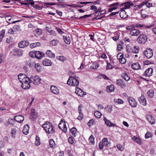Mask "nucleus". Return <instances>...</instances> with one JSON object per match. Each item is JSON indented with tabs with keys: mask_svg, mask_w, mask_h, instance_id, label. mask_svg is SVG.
<instances>
[{
	"mask_svg": "<svg viewBox=\"0 0 156 156\" xmlns=\"http://www.w3.org/2000/svg\"><path fill=\"white\" fill-rule=\"evenodd\" d=\"M42 63L43 65L46 66H50L52 65V63L49 59L44 58L42 61Z\"/></svg>",
	"mask_w": 156,
	"mask_h": 156,
	"instance_id": "obj_18",
	"label": "nucleus"
},
{
	"mask_svg": "<svg viewBox=\"0 0 156 156\" xmlns=\"http://www.w3.org/2000/svg\"><path fill=\"white\" fill-rule=\"evenodd\" d=\"M56 4L55 3V2H50V3H44L43 5V8H51V5H54ZM43 7V6H42Z\"/></svg>",
	"mask_w": 156,
	"mask_h": 156,
	"instance_id": "obj_33",
	"label": "nucleus"
},
{
	"mask_svg": "<svg viewBox=\"0 0 156 156\" xmlns=\"http://www.w3.org/2000/svg\"><path fill=\"white\" fill-rule=\"evenodd\" d=\"M56 59L61 62H64L66 60V58L62 56H57Z\"/></svg>",
	"mask_w": 156,
	"mask_h": 156,
	"instance_id": "obj_48",
	"label": "nucleus"
},
{
	"mask_svg": "<svg viewBox=\"0 0 156 156\" xmlns=\"http://www.w3.org/2000/svg\"><path fill=\"white\" fill-rule=\"evenodd\" d=\"M79 114V115L77 117V119L80 120H81L83 119V115L82 113H80Z\"/></svg>",
	"mask_w": 156,
	"mask_h": 156,
	"instance_id": "obj_61",
	"label": "nucleus"
},
{
	"mask_svg": "<svg viewBox=\"0 0 156 156\" xmlns=\"http://www.w3.org/2000/svg\"><path fill=\"white\" fill-rule=\"evenodd\" d=\"M104 121L105 124L108 126L114 127L116 126L115 124L113 123H111L110 121L108 120L106 118H104Z\"/></svg>",
	"mask_w": 156,
	"mask_h": 156,
	"instance_id": "obj_26",
	"label": "nucleus"
},
{
	"mask_svg": "<svg viewBox=\"0 0 156 156\" xmlns=\"http://www.w3.org/2000/svg\"><path fill=\"white\" fill-rule=\"evenodd\" d=\"M14 119L17 122L21 123L24 120V117L21 115L15 116L14 117Z\"/></svg>",
	"mask_w": 156,
	"mask_h": 156,
	"instance_id": "obj_14",
	"label": "nucleus"
},
{
	"mask_svg": "<svg viewBox=\"0 0 156 156\" xmlns=\"http://www.w3.org/2000/svg\"><path fill=\"white\" fill-rule=\"evenodd\" d=\"M67 84L70 86L78 87L79 84V80L76 78L70 76L67 81Z\"/></svg>",
	"mask_w": 156,
	"mask_h": 156,
	"instance_id": "obj_2",
	"label": "nucleus"
},
{
	"mask_svg": "<svg viewBox=\"0 0 156 156\" xmlns=\"http://www.w3.org/2000/svg\"><path fill=\"white\" fill-rule=\"evenodd\" d=\"M144 53L145 56L148 58H151L153 55L152 50L150 48H147Z\"/></svg>",
	"mask_w": 156,
	"mask_h": 156,
	"instance_id": "obj_9",
	"label": "nucleus"
},
{
	"mask_svg": "<svg viewBox=\"0 0 156 156\" xmlns=\"http://www.w3.org/2000/svg\"><path fill=\"white\" fill-rule=\"evenodd\" d=\"M41 43L39 42H37L35 43H33L30 44V46L31 48H33L38 46H41Z\"/></svg>",
	"mask_w": 156,
	"mask_h": 156,
	"instance_id": "obj_37",
	"label": "nucleus"
},
{
	"mask_svg": "<svg viewBox=\"0 0 156 156\" xmlns=\"http://www.w3.org/2000/svg\"><path fill=\"white\" fill-rule=\"evenodd\" d=\"M12 53L14 56L20 57L23 55V51L20 49L15 48L12 50Z\"/></svg>",
	"mask_w": 156,
	"mask_h": 156,
	"instance_id": "obj_7",
	"label": "nucleus"
},
{
	"mask_svg": "<svg viewBox=\"0 0 156 156\" xmlns=\"http://www.w3.org/2000/svg\"><path fill=\"white\" fill-rule=\"evenodd\" d=\"M140 103L143 106H145L147 105V101L145 98L144 95H142L139 97L138 99Z\"/></svg>",
	"mask_w": 156,
	"mask_h": 156,
	"instance_id": "obj_12",
	"label": "nucleus"
},
{
	"mask_svg": "<svg viewBox=\"0 0 156 156\" xmlns=\"http://www.w3.org/2000/svg\"><path fill=\"white\" fill-rule=\"evenodd\" d=\"M127 100L131 107H135L136 106L137 103L134 98L131 97H129L127 98Z\"/></svg>",
	"mask_w": 156,
	"mask_h": 156,
	"instance_id": "obj_10",
	"label": "nucleus"
},
{
	"mask_svg": "<svg viewBox=\"0 0 156 156\" xmlns=\"http://www.w3.org/2000/svg\"><path fill=\"white\" fill-rule=\"evenodd\" d=\"M34 32L36 33V34L37 36H40L41 35L42 33V30L39 28L36 29L35 30Z\"/></svg>",
	"mask_w": 156,
	"mask_h": 156,
	"instance_id": "obj_45",
	"label": "nucleus"
},
{
	"mask_svg": "<svg viewBox=\"0 0 156 156\" xmlns=\"http://www.w3.org/2000/svg\"><path fill=\"white\" fill-rule=\"evenodd\" d=\"M154 92L152 90H150L147 92V94L148 97L152 98L154 96Z\"/></svg>",
	"mask_w": 156,
	"mask_h": 156,
	"instance_id": "obj_39",
	"label": "nucleus"
},
{
	"mask_svg": "<svg viewBox=\"0 0 156 156\" xmlns=\"http://www.w3.org/2000/svg\"><path fill=\"white\" fill-rule=\"evenodd\" d=\"M20 26L19 25H15L13 27L14 30H20Z\"/></svg>",
	"mask_w": 156,
	"mask_h": 156,
	"instance_id": "obj_63",
	"label": "nucleus"
},
{
	"mask_svg": "<svg viewBox=\"0 0 156 156\" xmlns=\"http://www.w3.org/2000/svg\"><path fill=\"white\" fill-rule=\"evenodd\" d=\"M131 50L132 52L135 54H137L139 52V47L138 46L135 45L131 48Z\"/></svg>",
	"mask_w": 156,
	"mask_h": 156,
	"instance_id": "obj_30",
	"label": "nucleus"
},
{
	"mask_svg": "<svg viewBox=\"0 0 156 156\" xmlns=\"http://www.w3.org/2000/svg\"><path fill=\"white\" fill-rule=\"evenodd\" d=\"M29 43L28 41H23L19 43V46L20 48H24L29 45Z\"/></svg>",
	"mask_w": 156,
	"mask_h": 156,
	"instance_id": "obj_15",
	"label": "nucleus"
},
{
	"mask_svg": "<svg viewBox=\"0 0 156 156\" xmlns=\"http://www.w3.org/2000/svg\"><path fill=\"white\" fill-rule=\"evenodd\" d=\"M31 83L30 78L29 77L24 79V81L21 82L22 88L24 89H28L30 88L31 85L30 83Z\"/></svg>",
	"mask_w": 156,
	"mask_h": 156,
	"instance_id": "obj_3",
	"label": "nucleus"
},
{
	"mask_svg": "<svg viewBox=\"0 0 156 156\" xmlns=\"http://www.w3.org/2000/svg\"><path fill=\"white\" fill-rule=\"evenodd\" d=\"M14 119L12 118H9L8 119V122L9 124L13 125L15 123Z\"/></svg>",
	"mask_w": 156,
	"mask_h": 156,
	"instance_id": "obj_53",
	"label": "nucleus"
},
{
	"mask_svg": "<svg viewBox=\"0 0 156 156\" xmlns=\"http://www.w3.org/2000/svg\"><path fill=\"white\" fill-rule=\"evenodd\" d=\"M89 140L91 143L93 144L94 142V138L93 135H91L89 137Z\"/></svg>",
	"mask_w": 156,
	"mask_h": 156,
	"instance_id": "obj_54",
	"label": "nucleus"
},
{
	"mask_svg": "<svg viewBox=\"0 0 156 156\" xmlns=\"http://www.w3.org/2000/svg\"><path fill=\"white\" fill-rule=\"evenodd\" d=\"M114 90V87L112 85L108 86L107 87V90L109 92H112Z\"/></svg>",
	"mask_w": 156,
	"mask_h": 156,
	"instance_id": "obj_41",
	"label": "nucleus"
},
{
	"mask_svg": "<svg viewBox=\"0 0 156 156\" xmlns=\"http://www.w3.org/2000/svg\"><path fill=\"white\" fill-rule=\"evenodd\" d=\"M58 127L64 132L66 133L67 132V128L66 124V122L63 120H61L58 124Z\"/></svg>",
	"mask_w": 156,
	"mask_h": 156,
	"instance_id": "obj_8",
	"label": "nucleus"
},
{
	"mask_svg": "<svg viewBox=\"0 0 156 156\" xmlns=\"http://www.w3.org/2000/svg\"><path fill=\"white\" fill-rule=\"evenodd\" d=\"M34 66L35 68L38 72H40L41 71V66L40 65V64H35Z\"/></svg>",
	"mask_w": 156,
	"mask_h": 156,
	"instance_id": "obj_43",
	"label": "nucleus"
},
{
	"mask_svg": "<svg viewBox=\"0 0 156 156\" xmlns=\"http://www.w3.org/2000/svg\"><path fill=\"white\" fill-rule=\"evenodd\" d=\"M147 41V36L145 34L140 35L137 38V41L140 44H144Z\"/></svg>",
	"mask_w": 156,
	"mask_h": 156,
	"instance_id": "obj_6",
	"label": "nucleus"
},
{
	"mask_svg": "<svg viewBox=\"0 0 156 156\" xmlns=\"http://www.w3.org/2000/svg\"><path fill=\"white\" fill-rule=\"evenodd\" d=\"M31 83H32L34 85H37L41 83V80L40 77L37 75L32 76L30 78Z\"/></svg>",
	"mask_w": 156,
	"mask_h": 156,
	"instance_id": "obj_5",
	"label": "nucleus"
},
{
	"mask_svg": "<svg viewBox=\"0 0 156 156\" xmlns=\"http://www.w3.org/2000/svg\"><path fill=\"white\" fill-rule=\"evenodd\" d=\"M27 63L30 67H32L35 65V62L33 60V58H29L27 61Z\"/></svg>",
	"mask_w": 156,
	"mask_h": 156,
	"instance_id": "obj_29",
	"label": "nucleus"
},
{
	"mask_svg": "<svg viewBox=\"0 0 156 156\" xmlns=\"http://www.w3.org/2000/svg\"><path fill=\"white\" fill-rule=\"evenodd\" d=\"M152 136V133H151L147 132L145 134V137L146 138H148Z\"/></svg>",
	"mask_w": 156,
	"mask_h": 156,
	"instance_id": "obj_57",
	"label": "nucleus"
},
{
	"mask_svg": "<svg viewBox=\"0 0 156 156\" xmlns=\"http://www.w3.org/2000/svg\"><path fill=\"white\" fill-rule=\"evenodd\" d=\"M74 138L73 137L70 136L68 138L69 143L71 144H73L74 142Z\"/></svg>",
	"mask_w": 156,
	"mask_h": 156,
	"instance_id": "obj_60",
	"label": "nucleus"
},
{
	"mask_svg": "<svg viewBox=\"0 0 156 156\" xmlns=\"http://www.w3.org/2000/svg\"><path fill=\"white\" fill-rule=\"evenodd\" d=\"M119 61L121 64H124L126 62V58L123 57V55H121L119 58Z\"/></svg>",
	"mask_w": 156,
	"mask_h": 156,
	"instance_id": "obj_36",
	"label": "nucleus"
},
{
	"mask_svg": "<svg viewBox=\"0 0 156 156\" xmlns=\"http://www.w3.org/2000/svg\"><path fill=\"white\" fill-rule=\"evenodd\" d=\"M132 139L135 142L139 144L140 145H141L143 144V142L142 141L141 139L136 136H133L132 137Z\"/></svg>",
	"mask_w": 156,
	"mask_h": 156,
	"instance_id": "obj_28",
	"label": "nucleus"
},
{
	"mask_svg": "<svg viewBox=\"0 0 156 156\" xmlns=\"http://www.w3.org/2000/svg\"><path fill=\"white\" fill-rule=\"evenodd\" d=\"M49 145L51 147H52L55 145V143L53 139H50L49 140Z\"/></svg>",
	"mask_w": 156,
	"mask_h": 156,
	"instance_id": "obj_55",
	"label": "nucleus"
},
{
	"mask_svg": "<svg viewBox=\"0 0 156 156\" xmlns=\"http://www.w3.org/2000/svg\"><path fill=\"white\" fill-rule=\"evenodd\" d=\"M132 68L134 70H138L140 69L141 67L138 62H136L133 64L131 66Z\"/></svg>",
	"mask_w": 156,
	"mask_h": 156,
	"instance_id": "obj_31",
	"label": "nucleus"
},
{
	"mask_svg": "<svg viewBox=\"0 0 156 156\" xmlns=\"http://www.w3.org/2000/svg\"><path fill=\"white\" fill-rule=\"evenodd\" d=\"M45 54L47 56L50 58H54L55 57V54L52 53L50 50H47Z\"/></svg>",
	"mask_w": 156,
	"mask_h": 156,
	"instance_id": "obj_25",
	"label": "nucleus"
},
{
	"mask_svg": "<svg viewBox=\"0 0 156 156\" xmlns=\"http://www.w3.org/2000/svg\"><path fill=\"white\" fill-rule=\"evenodd\" d=\"M121 76L126 81H128L130 80V77L126 73H122Z\"/></svg>",
	"mask_w": 156,
	"mask_h": 156,
	"instance_id": "obj_46",
	"label": "nucleus"
},
{
	"mask_svg": "<svg viewBox=\"0 0 156 156\" xmlns=\"http://www.w3.org/2000/svg\"><path fill=\"white\" fill-rule=\"evenodd\" d=\"M153 72V69L151 68H149L145 71L144 75L147 76H150L152 75Z\"/></svg>",
	"mask_w": 156,
	"mask_h": 156,
	"instance_id": "obj_19",
	"label": "nucleus"
},
{
	"mask_svg": "<svg viewBox=\"0 0 156 156\" xmlns=\"http://www.w3.org/2000/svg\"><path fill=\"white\" fill-rule=\"evenodd\" d=\"M75 93L79 96L83 97V95L86 94V93L85 92H84L80 88L76 87L75 88Z\"/></svg>",
	"mask_w": 156,
	"mask_h": 156,
	"instance_id": "obj_13",
	"label": "nucleus"
},
{
	"mask_svg": "<svg viewBox=\"0 0 156 156\" xmlns=\"http://www.w3.org/2000/svg\"><path fill=\"white\" fill-rule=\"evenodd\" d=\"M112 106L111 105H108L105 108V110L108 113H110L112 111Z\"/></svg>",
	"mask_w": 156,
	"mask_h": 156,
	"instance_id": "obj_40",
	"label": "nucleus"
},
{
	"mask_svg": "<svg viewBox=\"0 0 156 156\" xmlns=\"http://www.w3.org/2000/svg\"><path fill=\"white\" fill-rule=\"evenodd\" d=\"M107 65L106 67V69L107 70H109L112 69L113 68V66L112 65V64L109 62H108V61H106Z\"/></svg>",
	"mask_w": 156,
	"mask_h": 156,
	"instance_id": "obj_49",
	"label": "nucleus"
},
{
	"mask_svg": "<svg viewBox=\"0 0 156 156\" xmlns=\"http://www.w3.org/2000/svg\"><path fill=\"white\" fill-rule=\"evenodd\" d=\"M99 66L98 64L96 62H94L91 66V68L93 69H96Z\"/></svg>",
	"mask_w": 156,
	"mask_h": 156,
	"instance_id": "obj_50",
	"label": "nucleus"
},
{
	"mask_svg": "<svg viewBox=\"0 0 156 156\" xmlns=\"http://www.w3.org/2000/svg\"><path fill=\"white\" fill-rule=\"evenodd\" d=\"M37 116V113H36L35 110L34 109H32L31 110V113L30 115V118L33 120H35L36 119Z\"/></svg>",
	"mask_w": 156,
	"mask_h": 156,
	"instance_id": "obj_22",
	"label": "nucleus"
},
{
	"mask_svg": "<svg viewBox=\"0 0 156 156\" xmlns=\"http://www.w3.org/2000/svg\"><path fill=\"white\" fill-rule=\"evenodd\" d=\"M28 77L25 74H23L20 73L18 75L19 80L21 83L23 82L24 79L26 80Z\"/></svg>",
	"mask_w": 156,
	"mask_h": 156,
	"instance_id": "obj_23",
	"label": "nucleus"
},
{
	"mask_svg": "<svg viewBox=\"0 0 156 156\" xmlns=\"http://www.w3.org/2000/svg\"><path fill=\"white\" fill-rule=\"evenodd\" d=\"M114 101L115 103H117L118 104H121L123 103V101L120 98L118 99H116L115 98L114 99Z\"/></svg>",
	"mask_w": 156,
	"mask_h": 156,
	"instance_id": "obj_44",
	"label": "nucleus"
},
{
	"mask_svg": "<svg viewBox=\"0 0 156 156\" xmlns=\"http://www.w3.org/2000/svg\"><path fill=\"white\" fill-rule=\"evenodd\" d=\"M70 131L73 135L75 137L76 136V133L77 131V130L75 127H74L71 128L70 130Z\"/></svg>",
	"mask_w": 156,
	"mask_h": 156,
	"instance_id": "obj_42",
	"label": "nucleus"
},
{
	"mask_svg": "<svg viewBox=\"0 0 156 156\" xmlns=\"http://www.w3.org/2000/svg\"><path fill=\"white\" fill-rule=\"evenodd\" d=\"M35 51H30L29 53V55L31 57L33 58H35Z\"/></svg>",
	"mask_w": 156,
	"mask_h": 156,
	"instance_id": "obj_59",
	"label": "nucleus"
},
{
	"mask_svg": "<svg viewBox=\"0 0 156 156\" xmlns=\"http://www.w3.org/2000/svg\"><path fill=\"white\" fill-rule=\"evenodd\" d=\"M146 117L149 122L151 124H154L155 123V120L153 117L150 115H147Z\"/></svg>",
	"mask_w": 156,
	"mask_h": 156,
	"instance_id": "obj_20",
	"label": "nucleus"
},
{
	"mask_svg": "<svg viewBox=\"0 0 156 156\" xmlns=\"http://www.w3.org/2000/svg\"><path fill=\"white\" fill-rule=\"evenodd\" d=\"M35 144L37 146L40 145L41 144L40 139L39 137L38 136H36V140Z\"/></svg>",
	"mask_w": 156,
	"mask_h": 156,
	"instance_id": "obj_47",
	"label": "nucleus"
},
{
	"mask_svg": "<svg viewBox=\"0 0 156 156\" xmlns=\"http://www.w3.org/2000/svg\"><path fill=\"white\" fill-rule=\"evenodd\" d=\"M95 122V121L93 119H90L88 122V125L89 126H90L91 125H93Z\"/></svg>",
	"mask_w": 156,
	"mask_h": 156,
	"instance_id": "obj_64",
	"label": "nucleus"
},
{
	"mask_svg": "<svg viewBox=\"0 0 156 156\" xmlns=\"http://www.w3.org/2000/svg\"><path fill=\"white\" fill-rule=\"evenodd\" d=\"M121 10V11L119 13L120 17L123 19L126 18L128 16V15L127 14L126 12V11L123 9Z\"/></svg>",
	"mask_w": 156,
	"mask_h": 156,
	"instance_id": "obj_32",
	"label": "nucleus"
},
{
	"mask_svg": "<svg viewBox=\"0 0 156 156\" xmlns=\"http://www.w3.org/2000/svg\"><path fill=\"white\" fill-rule=\"evenodd\" d=\"M16 133V129L12 128L11 130V134L12 136L15 137Z\"/></svg>",
	"mask_w": 156,
	"mask_h": 156,
	"instance_id": "obj_52",
	"label": "nucleus"
},
{
	"mask_svg": "<svg viewBox=\"0 0 156 156\" xmlns=\"http://www.w3.org/2000/svg\"><path fill=\"white\" fill-rule=\"evenodd\" d=\"M116 83L121 87H125V83L122 79H119L116 80Z\"/></svg>",
	"mask_w": 156,
	"mask_h": 156,
	"instance_id": "obj_27",
	"label": "nucleus"
},
{
	"mask_svg": "<svg viewBox=\"0 0 156 156\" xmlns=\"http://www.w3.org/2000/svg\"><path fill=\"white\" fill-rule=\"evenodd\" d=\"M50 90L51 92L57 95L59 93V90L58 88L55 86H51L50 87Z\"/></svg>",
	"mask_w": 156,
	"mask_h": 156,
	"instance_id": "obj_17",
	"label": "nucleus"
},
{
	"mask_svg": "<svg viewBox=\"0 0 156 156\" xmlns=\"http://www.w3.org/2000/svg\"><path fill=\"white\" fill-rule=\"evenodd\" d=\"M94 115L96 118H101L102 114L99 111H96L94 112Z\"/></svg>",
	"mask_w": 156,
	"mask_h": 156,
	"instance_id": "obj_51",
	"label": "nucleus"
},
{
	"mask_svg": "<svg viewBox=\"0 0 156 156\" xmlns=\"http://www.w3.org/2000/svg\"><path fill=\"white\" fill-rule=\"evenodd\" d=\"M59 41L57 39H54L52 40L50 42V44L52 46L56 45L58 43Z\"/></svg>",
	"mask_w": 156,
	"mask_h": 156,
	"instance_id": "obj_38",
	"label": "nucleus"
},
{
	"mask_svg": "<svg viewBox=\"0 0 156 156\" xmlns=\"http://www.w3.org/2000/svg\"><path fill=\"white\" fill-rule=\"evenodd\" d=\"M35 55V58L38 59H40L44 56V54L39 51H36Z\"/></svg>",
	"mask_w": 156,
	"mask_h": 156,
	"instance_id": "obj_21",
	"label": "nucleus"
},
{
	"mask_svg": "<svg viewBox=\"0 0 156 156\" xmlns=\"http://www.w3.org/2000/svg\"><path fill=\"white\" fill-rule=\"evenodd\" d=\"M110 143L107 138H104L100 142L99 144V149L102 150L103 149L104 147H108L110 145Z\"/></svg>",
	"mask_w": 156,
	"mask_h": 156,
	"instance_id": "obj_4",
	"label": "nucleus"
},
{
	"mask_svg": "<svg viewBox=\"0 0 156 156\" xmlns=\"http://www.w3.org/2000/svg\"><path fill=\"white\" fill-rule=\"evenodd\" d=\"M117 148L120 151H122L123 150V147L120 144H118L117 145Z\"/></svg>",
	"mask_w": 156,
	"mask_h": 156,
	"instance_id": "obj_62",
	"label": "nucleus"
},
{
	"mask_svg": "<svg viewBox=\"0 0 156 156\" xmlns=\"http://www.w3.org/2000/svg\"><path fill=\"white\" fill-rule=\"evenodd\" d=\"M33 7L37 10H41L43 8V7L40 6L36 4L33 5Z\"/></svg>",
	"mask_w": 156,
	"mask_h": 156,
	"instance_id": "obj_56",
	"label": "nucleus"
},
{
	"mask_svg": "<svg viewBox=\"0 0 156 156\" xmlns=\"http://www.w3.org/2000/svg\"><path fill=\"white\" fill-rule=\"evenodd\" d=\"M42 126L47 133L52 134L54 131V126L49 122L47 121L45 122L42 125Z\"/></svg>",
	"mask_w": 156,
	"mask_h": 156,
	"instance_id": "obj_1",
	"label": "nucleus"
},
{
	"mask_svg": "<svg viewBox=\"0 0 156 156\" xmlns=\"http://www.w3.org/2000/svg\"><path fill=\"white\" fill-rule=\"evenodd\" d=\"M28 126V125H27L23 127V132L25 135H27L28 133V130H29Z\"/></svg>",
	"mask_w": 156,
	"mask_h": 156,
	"instance_id": "obj_34",
	"label": "nucleus"
},
{
	"mask_svg": "<svg viewBox=\"0 0 156 156\" xmlns=\"http://www.w3.org/2000/svg\"><path fill=\"white\" fill-rule=\"evenodd\" d=\"M97 11H96L95 13V16H98V15H101V8H99L98 9L97 8Z\"/></svg>",
	"mask_w": 156,
	"mask_h": 156,
	"instance_id": "obj_58",
	"label": "nucleus"
},
{
	"mask_svg": "<svg viewBox=\"0 0 156 156\" xmlns=\"http://www.w3.org/2000/svg\"><path fill=\"white\" fill-rule=\"evenodd\" d=\"M140 33V31L137 29H133L131 30L129 34L132 36H137Z\"/></svg>",
	"mask_w": 156,
	"mask_h": 156,
	"instance_id": "obj_24",
	"label": "nucleus"
},
{
	"mask_svg": "<svg viewBox=\"0 0 156 156\" xmlns=\"http://www.w3.org/2000/svg\"><path fill=\"white\" fill-rule=\"evenodd\" d=\"M133 5L132 3H130L129 2L123 3L121 4H120V6L124 5L123 8L121 9V10H124L126 9H128L131 6ZM120 7L121 6H120Z\"/></svg>",
	"mask_w": 156,
	"mask_h": 156,
	"instance_id": "obj_16",
	"label": "nucleus"
},
{
	"mask_svg": "<svg viewBox=\"0 0 156 156\" xmlns=\"http://www.w3.org/2000/svg\"><path fill=\"white\" fill-rule=\"evenodd\" d=\"M63 38L65 42L67 44H69L70 43V40L69 37L68 36H63Z\"/></svg>",
	"mask_w": 156,
	"mask_h": 156,
	"instance_id": "obj_35",
	"label": "nucleus"
},
{
	"mask_svg": "<svg viewBox=\"0 0 156 156\" xmlns=\"http://www.w3.org/2000/svg\"><path fill=\"white\" fill-rule=\"evenodd\" d=\"M120 2L114 3L111 4L110 6V8L108 9L109 12H111L113 10L117 9L118 6H120Z\"/></svg>",
	"mask_w": 156,
	"mask_h": 156,
	"instance_id": "obj_11",
	"label": "nucleus"
}]
</instances>
